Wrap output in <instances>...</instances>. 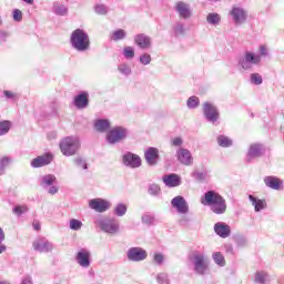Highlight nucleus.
Masks as SVG:
<instances>
[{"label": "nucleus", "mask_w": 284, "mask_h": 284, "mask_svg": "<svg viewBox=\"0 0 284 284\" xmlns=\"http://www.w3.org/2000/svg\"><path fill=\"white\" fill-rule=\"evenodd\" d=\"M234 240L236 245H239V247H245V245H247V239H245V236L237 235L235 236Z\"/></svg>", "instance_id": "nucleus-49"}, {"label": "nucleus", "mask_w": 284, "mask_h": 284, "mask_svg": "<svg viewBox=\"0 0 284 284\" xmlns=\"http://www.w3.org/2000/svg\"><path fill=\"white\" fill-rule=\"evenodd\" d=\"M251 83H253V85H261L263 83V77H261L258 73H252Z\"/></svg>", "instance_id": "nucleus-43"}, {"label": "nucleus", "mask_w": 284, "mask_h": 284, "mask_svg": "<svg viewBox=\"0 0 284 284\" xmlns=\"http://www.w3.org/2000/svg\"><path fill=\"white\" fill-rule=\"evenodd\" d=\"M175 156L179 161V163H181L182 165H194V158L192 156V152H190V150L184 149V148H180L176 150L175 152Z\"/></svg>", "instance_id": "nucleus-11"}, {"label": "nucleus", "mask_w": 284, "mask_h": 284, "mask_svg": "<svg viewBox=\"0 0 284 284\" xmlns=\"http://www.w3.org/2000/svg\"><path fill=\"white\" fill-rule=\"evenodd\" d=\"M171 145L173 148H181V145H183V139L181 136L173 138L171 140Z\"/></svg>", "instance_id": "nucleus-53"}, {"label": "nucleus", "mask_w": 284, "mask_h": 284, "mask_svg": "<svg viewBox=\"0 0 284 284\" xmlns=\"http://www.w3.org/2000/svg\"><path fill=\"white\" fill-rule=\"evenodd\" d=\"M142 223H144V225H152V223H154V217L152 215L145 214L142 216Z\"/></svg>", "instance_id": "nucleus-55"}, {"label": "nucleus", "mask_w": 284, "mask_h": 284, "mask_svg": "<svg viewBox=\"0 0 284 284\" xmlns=\"http://www.w3.org/2000/svg\"><path fill=\"white\" fill-rule=\"evenodd\" d=\"M88 97V92H81L74 98L73 104L75 108H78V110H85V108L90 104Z\"/></svg>", "instance_id": "nucleus-23"}, {"label": "nucleus", "mask_w": 284, "mask_h": 284, "mask_svg": "<svg viewBox=\"0 0 284 284\" xmlns=\"http://www.w3.org/2000/svg\"><path fill=\"white\" fill-rule=\"evenodd\" d=\"M12 163V158L10 156H3L0 159V176H3L6 174V168Z\"/></svg>", "instance_id": "nucleus-33"}, {"label": "nucleus", "mask_w": 284, "mask_h": 284, "mask_svg": "<svg viewBox=\"0 0 284 284\" xmlns=\"http://www.w3.org/2000/svg\"><path fill=\"white\" fill-rule=\"evenodd\" d=\"M123 57L125 59H134V48L132 47H125L123 49Z\"/></svg>", "instance_id": "nucleus-45"}, {"label": "nucleus", "mask_w": 284, "mask_h": 284, "mask_svg": "<svg viewBox=\"0 0 284 284\" xmlns=\"http://www.w3.org/2000/svg\"><path fill=\"white\" fill-rule=\"evenodd\" d=\"M58 192H59V186L51 185L48 187V194H51L52 196H54V194H57Z\"/></svg>", "instance_id": "nucleus-57"}, {"label": "nucleus", "mask_w": 284, "mask_h": 284, "mask_svg": "<svg viewBox=\"0 0 284 284\" xmlns=\"http://www.w3.org/2000/svg\"><path fill=\"white\" fill-rule=\"evenodd\" d=\"M33 230H36V232H39V230H41V224L39 222H33Z\"/></svg>", "instance_id": "nucleus-62"}, {"label": "nucleus", "mask_w": 284, "mask_h": 284, "mask_svg": "<svg viewBox=\"0 0 284 284\" xmlns=\"http://www.w3.org/2000/svg\"><path fill=\"white\" fill-rule=\"evenodd\" d=\"M3 94L7 99H14V93L12 91H4Z\"/></svg>", "instance_id": "nucleus-61"}, {"label": "nucleus", "mask_w": 284, "mask_h": 284, "mask_svg": "<svg viewBox=\"0 0 284 284\" xmlns=\"http://www.w3.org/2000/svg\"><path fill=\"white\" fill-rule=\"evenodd\" d=\"M60 150L64 156H74L81 150V140L78 136H67L60 142Z\"/></svg>", "instance_id": "nucleus-4"}, {"label": "nucleus", "mask_w": 284, "mask_h": 284, "mask_svg": "<svg viewBox=\"0 0 284 284\" xmlns=\"http://www.w3.org/2000/svg\"><path fill=\"white\" fill-rule=\"evenodd\" d=\"M163 183L166 187H179L181 185V176L175 173L164 175Z\"/></svg>", "instance_id": "nucleus-24"}, {"label": "nucleus", "mask_w": 284, "mask_h": 284, "mask_svg": "<svg viewBox=\"0 0 284 284\" xmlns=\"http://www.w3.org/2000/svg\"><path fill=\"white\" fill-rule=\"evenodd\" d=\"M81 227H83V222L77 220V219H72L70 220V230H73L74 232L81 230Z\"/></svg>", "instance_id": "nucleus-40"}, {"label": "nucleus", "mask_w": 284, "mask_h": 284, "mask_svg": "<svg viewBox=\"0 0 284 284\" xmlns=\"http://www.w3.org/2000/svg\"><path fill=\"white\" fill-rule=\"evenodd\" d=\"M190 261L193 265V272L197 274V276L210 274V260L205 254L195 252L190 256Z\"/></svg>", "instance_id": "nucleus-3"}, {"label": "nucleus", "mask_w": 284, "mask_h": 284, "mask_svg": "<svg viewBox=\"0 0 284 284\" xmlns=\"http://www.w3.org/2000/svg\"><path fill=\"white\" fill-rule=\"evenodd\" d=\"M75 261L80 267L88 270L92 265V253L88 248H80L75 254Z\"/></svg>", "instance_id": "nucleus-9"}, {"label": "nucleus", "mask_w": 284, "mask_h": 284, "mask_svg": "<svg viewBox=\"0 0 284 284\" xmlns=\"http://www.w3.org/2000/svg\"><path fill=\"white\" fill-rule=\"evenodd\" d=\"M13 21H17L18 23L23 21V12L19 9L13 10Z\"/></svg>", "instance_id": "nucleus-51"}, {"label": "nucleus", "mask_w": 284, "mask_h": 284, "mask_svg": "<svg viewBox=\"0 0 284 284\" xmlns=\"http://www.w3.org/2000/svg\"><path fill=\"white\" fill-rule=\"evenodd\" d=\"M258 63H261V55L250 51H246L244 57L239 60V65H241L243 70H252V68L258 65Z\"/></svg>", "instance_id": "nucleus-6"}, {"label": "nucleus", "mask_w": 284, "mask_h": 284, "mask_svg": "<svg viewBox=\"0 0 284 284\" xmlns=\"http://www.w3.org/2000/svg\"><path fill=\"white\" fill-rule=\"evenodd\" d=\"M148 192L150 196L158 197L161 194V186L156 183L149 184Z\"/></svg>", "instance_id": "nucleus-35"}, {"label": "nucleus", "mask_w": 284, "mask_h": 284, "mask_svg": "<svg viewBox=\"0 0 284 284\" xmlns=\"http://www.w3.org/2000/svg\"><path fill=\"white\" fill-rule=\"evenodd\" d=\"M10 132V121L0 122V136L8 134Z\"/></svg>", "instance_id": "nucleus-39"}, {"label": "nucleus", "mask_w": 284, "mask_h": 284, "mask_svg": "<svg viewBox=\"0 0 284 284\" xmlns=\"http://www.w3.org/2000/svg\"><path fill=\"white\" fill-rule=\"evenodd\" d=\"M128 261L132 263H140V261H145L148 258V251L141 247H131L126 253Z\"/></svg>", "instance_id": "nucleus-10"}, {"label": "nucleus", "mask_w": 284, "mask_h": 284, "mask_svg": "<svg viewBox=\"0 0 284 284\" xmlns=\"http://www.w3.org/2000/svg\"><path fill=\"white\" fill-rule=\"evenodd\" d=\"M24 3H28L29 6H32L34 3V0H22Z\"/></svg>", "instance_id": "nucleus-64"}, {"label": "nucleus", "mask_w": 284, "mask_h": 284, "mask_svg": "<svg viewBox=\"0 0 284 284\" xmlns=\"http://www.w3.org/2000/svg\"><path fill=\"white\" fill-rule=\"evenodd\" d=\"M8 37H10V34L7 31L0 29V41H6Z\"/></svg>", "instance_id": "nucleus-59"}, {"label": "nucleus", "mask_w": 284, "mask_h": 284, "mask_svg": "<svg viewBox=\"0 0 284 284\" xmlns=\"http://www.w3.org/2000/svg\"><path fill=\"white\" fill-rule=\"evenodd\" d=\"M53 247L54 246L52 243H50L48 240H38L33 242V250L36 252L48 253L52 252Z\"/></svg>", "instance_id": "nucleus-20"}, {"label": "nucleus", "mask_w": 284, "mask_h": 284, "mask_svg": "<svg viewBox=\"0 0 284 284\" xmlns=\"http://www.w3.org/2000/svg\"><path fill=\"white\" fill-rule=\"evenodd\" d=\"M144 159L148 163V165L154 166L156 163H159V149L151 146L144 152Z\"/></svg>", "instance_id": "nucleus-19"}, {"label": "nucleus", "mask_w": 284, "mask_h": 284, "mask_svg": "<svg viewBox=\"0 0 284 284\" xmlns=\"http://www.w3.org/2000/svg\"><path fill=\"white\" fill-rule=\"evenodd\" d=\"M94 12L95 14L104 17L105 14H108V6L103 3H98L94 6Z\"/></svg>", "instance_id": "nucleus-37"}, {"label": "nucleus", "mask_w": 284, "mask_h": 284, "mask_svg": "<svg viewBox=\"0 0 284 284\" xmlns=\"http://www.w3.org/2000/svg\"><path fill=\"white\" fill-rule=\"evenodd\" d=\"M70 43L77 52H88L90 50V36L83 29H75L71 33Z\"/></svg>", "instance_id": "nucleus-2"}, {"label": "nucleus", "mask_w": 284, "mask_h": 284, "mask_svg": "<svg viewBox=\"0 0 284 284\" xmlns=\"http://www.w3.org/2000/svg\"><path fill=\"white\" fill-rule=\"evenodd\" d=\"M214 232L221 239H227V236H230V234H232V229L230 227V225H227L223 222H217L214 225Z\"/></svg>", "instance_id": "nucleus-22"}, {"label": "nucleus", "mask_w": 284, "mask_h": 284, "mask_svg": "<svg viewBox=\"0 0 284 284\" xmlns=\"http://www.w3.org/2000/svg\"><path fill=\"white\" fill-rule=\"evenodd\" d=\"M113 214L115 216H125V214H128V205L123 203L116 204V206L113 210Z\"/></svg>", "instance_id": "nucleus-32"}, {"label": "nucleus", "mask_w": 284, "mask_h": 284, "mask_svg": "<svg viewBox=\"0 0 284 284\" xmlns=\"http://www.w3.org/2000/svg\"><path fill=\"white\" fill-rule=\"evenodd\" d=\"M52 163V154L47 153L44 155H39L31 161V168H43Z\"/></svg>", "instance_id": "nucleus-21"}, {"label": "nucleus", "mask_w": 284, "mask_h": 284, "mask_svg": "<svg viewBox=\"0 0 284 284\" xmlns=\"http://www.w3.org/2000/svg\"><path fill=\"white\" fill-rule=\"evenodd\" d=\"M248 200L254 206L255 212H261V210H265V207H267V202H265V200H258L254 197V195H248Z\"/></svg>", "instance_id": "nucleus-26"}, {"label": "nucleus", "mask_w": 284, "mask_h": 284, "mask_svg": "<svg viewBox=\"0 0 284 284\" xmlns=\"http://www.w3.org/2000/svg\"><path fill=\"white\" fill-rule=\"evenodd\" d=\"M95 225H98L102 232H105V234H119L121 230V225L116 219L99 217L95 220Z\"/></svg>", "instance_id": "nucleus-5"}, {"label": "nucleus", "mask_w": 284, "mask_h": 284, "mask_svg": "<svg viewBox=\"0 0 284 284\" xmlns=\"http://www.w3.org/2000/svg\"><path fill=\"white\" fill-rule=\"evenodd\" d=\"M212 258L216 265L220 267H225V256H223V253L215 252L213 253Z\"/></svg>", "instance_id": "nucleus-34"}, {"label": "nucleus", "mask_w": 284, "mask_h": 284, "mask_svg": "<svg viewBox=\"0 0 284 284\" xmlns=\"http://www.w3.org/2000/svg\"><path fill=\"white\" fill-rule=\"evenodd\" d=\"M175 12H178L179 17L181 19H190L192 17V8L190 7V3L179 1L174 6Z\"/></svg>", "instance_id": "nucleus-14"}, {"label": "nucleus", "mask_w": 284, "mask_h": 284, "mask_svg": "<svg viewBox=\"0 0 284 284\" xmlns=\"http://www.w3.org/2000/svg\"><path fill=\"white\" fill-rule=\"evenodd\" d=\"M206 22L210 26H219L221 23V14H219V13H209L206 16Z\"/></svg>", "instance_id": "nucleus-31"}, {"label": "nucleus", "mask_w": 284, "mask_h": 284, "mask_svg": "<svg viewBox=\"0 0 284 284\" xmlns=\"http://www.w3.org/2000/svg\"><path fill=\"white\" fill-rule=\"evenodd\" d=\"M3 241H6V233L3 232V229L0 227V254H3L8 247L6 244H3Z\"/></svg>", "instance_id": "nucleus-44"}, {"label": "nucleus", "mask_w": 284, "mask_h": 284, "mask_svg": "<svg viewBox=\"0 0 284 284\" xmlns=\"http://www.w3.org/2000/svg\"><path fill=\"white\" fill-rule=\"evenodd\" d=\"M122 163L126 168H141V158L132 152H128L123 155Z\"/></svg>", "instance_id": "nucleus-15"}, {"label": "nucleus", "mask_w": 284, "mask_h": 284, "mask_svg": "<svg viewBox=\"0 0 284 284\" xmlns=\"http://www.w3.org/2000/svg\"><path fill=\"white\" fill-rule=\"evenodd\" d=\"M217 143L221 148H230L232 145V140L225 135L217 136Z\"/></svg>", "instance_id": "nucleus-36"}, {"label": "nucleus", "mask_w": 284, "mask_h": 284, "mask_svg": "<svg viewBox=\"0 0 284 284\" xmlns=\"http://www.w3.org/2000/svg\"><path fill=\"white\" fill-rule=\"evenodd\" d=\"M28 212V206L22 205V206H16L13 207V213L17 214V216H21V214H26Z\"/></svg>", "instance_id": "nucleus-50"}, {"label": "nucleus", "mask_w": 284, "mask_h": 284, "mask_svg": "<svg viewBox=\"0 0 284 284\" xmlns=\"http://www.w3.org/2000/svg\"><path fill=\"white\" fill-rule=\"evenodd\" d=\"M203 115L209 123H216L219 121L221 113L219 112V108L216 105L210 103V102H204L203 104Z\"/></svg>", "instance_id": "nucleus-8"}, {"label": "nucleus", "mask_w": 284, "mask_h": 284, "mask_svg": "<svg viewBox=\"0 0 284 284\" xmlns=\"http://www.w3.org/2000/svg\"><path fill=\"white\" fill-rule=\"evenodd\" d=\"M125 37H126L125 30L119 29L113 32L112 39L113 41H121L125 39Z\"/></svg>", "instance_id": "nucleus-38"}, {"label": "nucleus", "mask_w": 284, "mask_h": 284, "mask_svg": "<svg viewBox=\"0 0 284 284\" xmlns=\"http://www.w3.org/2000/svg\"><path fill=\"white\" fill-rule=\"evenodd\" d=\"M125 136H128V131L123 126H115L106 134V141L110 145H115V143H121Z\"/></svg>", "instance_id": "nucleus-7"}, {"label": "nucleus", "mask_w": 284, "mask_h": 284, "mask_svg": "<svg viewBox=\"0 0 284 284\" xmlns=\"http://www.w3.org/2000/svg\"><path fill=\"white\" fill-rule=\"evenodd\" d=\"M119 72L121 74H125V77H129V74H132V69L128 64H120L118 68Z\"/></svg>", "instance_id": "nucleus-48"}, {"label": "nucleus", "mask_w": 284, "mask_h": 284, "mask_svg": "<svg viewBox=\"0 0 284 284\" xmlns=\"http://www.w3.org/2000/svg\"><path fill=\"white\" fill-rule=\"evenodd\" d=\"M94 128L97 132H106V130H110V121L103 119L97 120Z\"/></svg>", "instance_id": "nucleus-29"}, {"label": "nucleus", "mask_w": 284, "mask_h": 284, "mask_svg": "<svg viewBox=\"0 0 284 284\" xmlns=\"http://www.w3.org/2000/svg\"><path fill=\"white\" fill-rule=\"evenodd\" d=\"M263 154H265V148H263V144H251L246 155V161L250 163L253 159H258Z\"/></svg>", "instance_id": "nucleus-16"}, {"label": "nucleus", "mask_w": 284, "mask_h": 284, "mask_svg": "<svg viewBox=\"0 0 284 284\" xmlns=\"http://www.w3.org/2000/svg\"><path fill=\"white\" fill-rule=\"evenodd\" d=\"M154 261L158 265H163V261H165V257L163 256V254L158 253L154 255Z\"/></svg>", "instance_id": "nucleus-56"}, {"label": "nucleus", "mask_w": 284, "mask_h": 284, "mask_svg": "<svg viewBox=\"0 0 284 284\" xmlns=\"http://www.w3.org/2000/svg\"><path fill=\"white\" fill-rule=\"evenodd\" d=\"M156 282L160 284H170V277L168 273H159L156 275Z\"/></svg>", "instance_id": "nucleus-42"}, {"label": "nucleus", "mask_w": 284, "mask_h": 284, "mask_svg": "<svg viewBox=\"0 0 284 284\" xmlns=\"http://www.w3.org/2000/svg\"><path fill=\"white\" fill-rule=\"evenodd\" d=\"M231 16L233 17V21L236 23V26H241V23H245V21H247V11H245L243 8H233L231 10Z\"/></svg>", "instance_id": "nucleus-18"}, {"label": "nucleus", "mask_w": 284, "mask_h": 284, "mask_svg": "<svg viewBox=\"0 0 284 284\" xmlns=\"http://www.w3.org/2000/svg\"><path fill=\"white\" fill-rule=\"evenodd\" d=\"M171 205L172 207H175L179 214H187V212H190V205L187 204V201H185V197L181 195L173 197Z\"/></svg>", "instance_id": "nucleus-12"}, {"label": "nucleus", "mask_w": 284, "mask_h": 284, "mask_svg": "<svg viewBox=\"0 0 284 284\" xmlns=\"http://www.w3.org/2000/svg\"><path fill=\"white\" fill-rule=\"evenodd\" d=\"M264 183L267 187H271V190H281V180H278V178L266 176Z\"/></svg>", "instance_id": "nucleus-27"}, {"label": "nucleus", "mask_w": 284, "mask_h": 284, "mask_svg": "<svg viewBox=\"0 0 284 284\" xmlns=\"http://www.w3.org/2000/svg\"><path fill=\"white\" fill-rule=\"evenodd\" d=\"M134 43L140 50H150L152 48V38L145 33H140L134 37Z\"/></svg>", "instance_id": "nucleus-17"}, {"label": "nucleus", "mask_w": 284, "mask_h": 284, "mask_svg": "<svg viewBox=\"0 0 284 284\" xmlns=\"http://www.w3.org/2000/svg\"><path fill=\"white\" fill-rule=\"evenodd\" d=\"M203 205H210L214 214H225L227 211V203L216 191H207L202 200Z\"/></svg>", "instance_id": "nucleus-1"}, {"label": "nucleus", "mask_w": 284, "mask_h": 284, "mask_svg": "<svg viewBox=\"0 0 284 284\" xmlns=\"http://www.w3.org/2000/svg\"><path fill=\"white\" fill-rule=\"evenodd\" d=\"M199 103H200L199 98L193 95V97L189 98L186 105L191 110H194V108H199Z\"/></svg>", "instance_id": "nucleus-41"}, {"label": "nucleus", "mask_w": 284, "mask_h": 284, "mask_svg": "<svg viewBox=\"0 0 284 284\" xmlns=\"http://www.w3.org/2000/svg\"><path fill=\"white\" fill-rule=\"evenodd\" d=\"M140 63H142V65H150V63H152V55L144 53L140 57Z\"/></svg>", "instance_id": "nucleus-47"}, {"label": "nucleus", "mask_w": 284, "mask_h": 284, "mask_svg": "<svg viewBox=\"0 0 284 284\" xmlns=\"http://www.w3.org/2000/svg\"><path fill=\"white\" fill-rule=\"evenodd\" d=\"M53 12L54 14H58V17H65L68 14V7L59 2H55L53 4Z\"/></svg>", "instance_id": "nucleus-30"}, {"label": "nucleus", "mask_w": 284, "mask_h": 284, "mask_svg": "<svg viewBox=\"0 0 284 284\" xmlns=\"http://www.w3.org/2000/svg\"><path fill=\"white\" fill-rule=\"evenodd\" d=\"M260 57H267V48L265 45L260 47Z\"/></svg>", "instance_id": "nucleus-60"}, {"label": "nucleus", "mask_w": 284, "mask_h": 284, "mask_svg": "<svg viewBox=\"0 0 284 284\" xmlns=\"http://www.w3.org/2000/svg\"><path fill=\"white\" fill-rule=\"evenodd\" d=\"M54 183H57V176H54L53 174H47L40 179V185L44 190L54 185Z\"/></svg>", "instance_id": "nucleus-25"}, {"label": "nucleus", "mask_w": 284, "mask_h": 284, "mask_svg": "<svg viewBox=\"0 0 284 284\" xmlns=\"http://www.w3.org/2000/svg\"><path fill=\"white\" fill-rule=\"evenodd\" d=\"M174 32H175L176 37L181 36V34H185V28L183 27V23H178L174 27Z\"/></svg>", "instance_id": "nucleus-54"}, {"label": "nucleus", "mask_w": 284, "mask_h": 284, "mask_svg": "<svg viewBox=\"0 0 284 284\" xmlns=\"http://www.w3.org/2000/svg\"><path fill=\"white\" fill-rule=\"evenodd\" d=\"M20 284H33L32 276H30V275L24 276Z\"/></svg>", "instance_id": "nucleus-58"}, {"label": "nucleus", "mask_w": 284, "mask_h": 284, "mask_svg": "<svg viewBox=\"0 0 284 284\" xmlns=\"http://www.w3.org/2000/svg\"><path fill=\"white\" fill-rule=\"evenodd\" d=\"M73 163H75L78 168H82V170H88V163H85V160L81 156L75 158Z\"/></svg>", "instance_id": "nucleus-46"}, {"label": "nucleus", "mask_w": 284, "mask_h": 284, "mask_svg": "<svg viewBox=\"0 0 284 284\" xmlns=\"http://www.w3.org/2000/svg\"><path fill=\"white\" fill-rule=\"evenodd\" d=\"M225 248H226V252H234V247H232V245H226L225 246Z\"/></svg>", "instance_id": "nucleus-63"}, {"label": "nucleus", "mask_w": 284, "mask_h": 284, "mask_svg": "<svg viewBox=\"0 0 284 284\" xmlns=\"http://www.w3.org/2000/svg\"><path fill=\"white\" fill-rule=\"evenodd\" d=\"M191 176H193V179H195V181H205L206 174L203 172L195 171L191 174Z\"/></svg>", "instance_id": "nucleus-52"}, {"label": "nucleus", "mask_w": 284, "mask_h": 284, "mask_svg": "<svg viewBox=\"0 0 284 284\" xmlns=\"http://www.w3.org/2000/svg\"><path fill=\"white\" fill-rule=\"evenodd\" d=\"M255 283L257 284H267V281H270V274L265 271H257L255 273Z\"/></svg>", "instance_id": "nucleus-28"}, {"label": "nucleus", "mask_w": 284, "mask_h": 284, "mask_svg": "<svg viewBox=\"0 0 284 284\" xmlns=\"http://www.w3.org/2000/svg\"><path fill=\"white\" fill-rule=\"evenodd\" d=\"M89 207L95 212L103 213L108 212V209L112 207V204L103 199H93L89 202Z\"/></svg>", "instance_id": "nucleus-13"}]
</instances>
